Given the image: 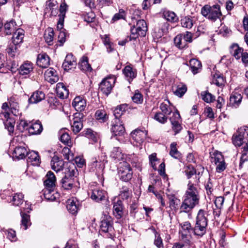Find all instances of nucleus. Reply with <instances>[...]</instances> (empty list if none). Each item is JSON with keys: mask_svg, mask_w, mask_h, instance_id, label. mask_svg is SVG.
Masks as SVG:
<instances>
[{"mask_svg": "<svg viewBox=\"0 0 248 248\" xmlns=\"http://www.w3.org/2000/svg\"><path fill=\"white\" fill-rule=\"evenodd\" d=\"M180 206V213H189L199 204L200 195L197 188L190 182L187 185V188Z\"/></svg>", "mask_w": 248, "mask_h": 248, "instance_id": "1", "label": "nucleus"}, {"mask_svg": "<svg viewBox=\"0 0 248 248\" xmlns=\"http://www.w3.org/2000/svg\"><path fill=\"white\" fill-rule=\"evenodd\" d=\"M208 219L205 216V212L200 209L197 214L196 223L193 227V234L198 237H202L206 232Z\"/></svg>", "mask_w": 248, "mask_h": 248, "instance_id": "2", "label": "nucleus"}, {"mask_svg": "<svg viewBox=\"0 0 248 248\" xmlns=\"http://www.w3.org/2000/svg\"><path fill=\"white\" fill-rule=\"evenodd\" d=\"M201 14L205 17L212 21H216L222 16L220 6L215 4L213 6L205 5L201 9Z\"/></svg>", "mask_w": 248, "mask_h": 248, "instance_id": "3", "label": "nucleus"}, {"mask_svg": "<svg viewBox=\"0 0 248 248\" xmlns=\"http://www.w3.org/2000/svg\"><path fill=\"white\" fill-rule=\"evenodd\" d=\"M24 33V31L21 29H17L14 32L12 37L13 45L11 44L6 49L7 52L11 56H15L18 46L23 42Z\"/></svg>", "mask_w": 248, "mask_h": 248, "instance_id": "4", "label": "nucleus"}, {"mask_svg": "<svg viewBox=\"0 0 248 248\" xmlns=\"http://www.w3.org/2000/svg\"><path fill=\"white\" fill-rule=\"evenodd\" d=\"M148 28L145 20H138L137 21L136 26L133 25L131 28V35L129 40H135L139 36L144 37L146 35Z\"/></svg>", "mask_w": 248, "mask_h": 248, "instance_id": "5", "label": "nucleus"}, {"mask_svg": "<svg viewBox=\"0 0 248 248\" xmlns=\"http://www.w3.org/2000/svg\"><path fill=\"white\" fill-rule=\"evenodd\" d=\"M118 170V174L121 180L125 182H128L131 180L133 172L128 163L126 161L120 162Z\"/></svg>", "mask_w": 248, "mask_h": 248, "instance_id": "6", "label": "nucleus"}, {"mask_svg": "<svg viewBox=\"0 0 248 248\" xmlns=\"http://www.w3.org/2000/svg\"><path fill=\"white\" fill-rule=\"evenodd\" d=\"M113 231L112 218L108 215H104L100 222V232L106 233L108 236L110 237Z\"/></svg>", "mask_w": 248, "mask_h": 248, "instance_id": "7", "label": "nucleus"}, {"mask_svg": "<svg viewBox=\"0 0 248 248\" xmlns=\"http://www.w3.org/2000/svg\"><path fill=\"white\" fill-rule=\"evenodd\" d=\"M211 156V161L216 166V171L218 173L223 171L227 167V164L222 154L217 151H216Z\"/></svg>", "mask_w": 248, "mask_h": 248, "instance_id": "8", "label": "nucleus"}, {"mask_svg": "<svg viewBox=\"0 0 248 248\" xmlns=\"http://www.w3.org/2000/svg\"><path fill=\"white\" fill-rule=\"evenodd\" d=\"M116 80V78L114 75L106 77L100 82L99 87V90L104 94L108 95L110 93Z\"/></svg>", "mask_w": 248, "mask_h": 248, "instance_id": "9", "label": "nucleus"}, {"mask_svg": "<svg viewBox=\"0 0 248 248\" xmlns=\"http://www.w3.org/2000/svg\"><path fill=\"white\" fill-rule=\"evenodd\" d=\"M64 173L65 176L61 181L62 187L65 189H71L74 185L73 177L75 175V170L67 168L65 169Z\"/></svg>", "mask_w": 248, "mask_h": 248, "instance_id": "10", "label": "nucleus"}, {"mask_svg": "<svg viewBox=\"0 0 248 248\" xmlns=\"http://www.w3.org/2000/svg\"><path fill=\"white\" fill-rule=\"evenodd\" d=\"M111 131L115 136L122 137L125 134V128L120 119H115L112 122Z\"/></svg>", "mask_w": 248, "mask_h": 248, "instance_id": "11", "label": "nucleus"}, {"mask_svg": "<svg viewBox=\"0 0 248 248\" xmlns=\"http://www.w3.org/2000/svg\"><path fill=\"white\" fill-rule=\"evenodd\" d=\"M181 230L180 231L182 240L189 239L191 240V233H193V227L188 221H186L181 224Z\"/></svg>", "mask_w": 248, "mask_h": 248, "instance_id": "12", "label": "nucleus"}, {"mask_svg": "<svg viewBox=\"0 0 248 248\" xmlns=\"http://www.w3.org/2000/svg\"><path fill=\"white\" fill-rule=\"evenodd\" d=\"M88 194L91 198L96 202H100L106 199V192L98 188L91 190V192H89Z\"/></svg>", "mask_w": 248, "mask_h": 248, "instance_id": "13", "label": "nucleus"}, {"mask_svg": "<svg viewBox=\"0 0 248 248\" xmlns=\"http://www.w3.org/2000/svg\"><path fill=\"white\" fill-rule=\"evenodd\" d=\"M1 118H4L6 119L4 122L5 127L7 129L10 134L13 133L14 130V125L15 121L14 119L10 117V114L8 112H4L0 114Z\"/></svg>", "mask_w": 248, "mask_h": 248, "instance_id": "14", "label": "nucleus"}, {"mask_svg": "<svg viewBox=\"0 0 248 248\" xmlns=\"http://www.w3.org/2000/svg\"><path fill=\"white\" fill-rule=\"evenodd\" d=\"M67 10L68 5L65 2L62 3L60 6V14L58 16L59 20L57 26L58 30H61L63 29L64 20Z\"/></svg>", "mask_w": 248, "mask_h": 248, "instance_id": "15", "label": "nucleus"}, {"mask_svg": "<svg viewBox=\"0 0 248 248\" xmlns=\"http://www.w3.org/2000/svg\"><path fill=\"white\" fill-rule=\"evenodd\" d=\"M147 134V132L145 130L136 129L131 133V137L137 143L140 144L146 139Z\"/></svg>", "mask_w": 248, "mask_h": 248, "instance_id": "16", "label": "nucleus"}, {"mask_svg": "<svg viewBox=\"0 0 248 248\" xmlns=\"http://www.w3.org/2000/svg\"><path fill=\"white\" fill-rule=\"evenodd\" d=\"M77 63L75 58L72 54H68L66 55L64 62H63L62 66L65 70L68 71L75 68Z\"/></svg>", "mask_w": 248, "mask_h": 248, "instance_id": "17", "label": "nucleus"}, {"mask_svg": "<svg viewBox=\"0 0 248 248\" xmlns=\"http://www.w3.org/2000/svg\"><path fill=\"white\" fill-rule=\"evenodd\" d=\"M45 78L46 80L51 84L57 82L59 80L56 71L53 68H49L45 71Z\"/></svg>", "mask_w": 248, "mask_h": 248, "instance_id": "18", "label": "nucleus"}, {"mask_svg": "<svg viewBox=\"0 0 248 248\" xmlns=\"http://www.w3.org/2000/svg\"><path fill=\"white\" fill-rule=\"evenodd\" d=\"M51 165L52 170L58 172L63 169L64 162L58 156H54L51 159Z\"/></svg>", "mask_w": 248, "mask_h": 248, "instance_id": "19", "label": "nucleus"}, {"mask_svg": "<svg viewBox=\"0 0 248 248\" xmlns=\"http://www.w3.org/2000/svg\"><path fill=\"white\" fill-rule=\"evenodd\" d=\"M72 105L75 109L78 111L83 110L86 107V101L81 96L76 97L73 102Z\"/></svg>", "mask_w": 248, "mask_h": 248, "instance_id": "20", "label": "nucleus"}, {"mask_svg": "<svg viewBox=\"0 0 248 248\" xmlns=\"http://www.w3.org/2000/svg\"><path fill=\"white\" fill-rule=\"evenodd\" d=\"M55 188H45L44 195L45 198L49 201H54L59 198V193L55 191Z\"/></svg>", "mask_w": 248, "mask_h": 248, "instance_id": "21", "label": "nucleus"}, {"mask_svg": "<svg viewBox=\"0 0 248 248\" xmlns=\"http://www.w3.org/2000/svg\"><path fill=\"white\" fill-rule=\"evenodd\" d=\"M113 213L117 219L122 217L124 214L123 206L121 200H118L116 202H114Z\"/></svg>", "mask_w": 248, "mask_h": 248, "instance_id": "22", "label": "nucleus"}, {"mask_svg": "<svg viewBox=\"0 0 248 248\" xmlns=\"http://www.w3.org/2000/svg\"><path fill=\"white\" fill-rule=\"evenodd\" d=\"M46 177V179L44 181L45 188H55L56 180L54 173L51 171H48Z\"/></svg>", "mask_w": 248, "mask_h": 248, "instance_id": "23", "label": "nucleus"}, {"mask_svg": "<svg viewBox=\"0 0 248 248\" xmlns=\"http://www.w3.org/2000/svg\"><path fill=\"white\" fill-rule=\"evenodd\" d=\"M36 63L40 67L46 68L49 65V57L46 53L38 55Z\"/></svg>", "mask_w": 248, "mask_h": 248, "instance_id": "24", "label": "nucleus"}, {"mask_svg": "<svg viewBox=\"0 0 248 248\" xmlns=\"http://www.w3.org/2000/svg\"><path fill=\"white\" fill-rule=\"evenodd\" d=\"M242 95L236 92L232 93L230 97V106L235 108L239 107L241 103L242 99Z\"/></svg>", "mask_w": 248, "mask_h": 248, "instance_id": "25", "label": "nucleus"}, {"mask_svg": "<svg viewBox=\"0 0 248 248\" xmlns=\"http://www.w3.org/2000/svg\"><path fill=\"white\" fill-rule=\"evenodd\" d=\"M238 135L233 136L232 141L235 146H238L240 148L242 146H245V144H248V140L242 133H238Z\"/></svg>", "mask_w": 248, "mask_h": 248, "instance_id": "26", "label": "nucleus"}, {"mask_svg": "<svg viewBox=\"0 0 248 248\" xmlns=\"http://www.w3.org/2000/svg\"><path fill=\"white\" fill-rule=\"evenodd\" d=\"M56 92L57 95L61 99L66 98L69 95V91L62 83L57 84Z\"/></svg>", "mask_w": 248, "mask_h": 248, "instance_id": "27", "label": "nucleus"}, {"mask_svg": "<svg viewBox=\"0 0 248 248\" xmlns=\"http://www.w3.org/2000/svg\"><path fill=\"white\" fill-rule=\"evenodd\" d=\"M45 98V93L40 91H36L34 92L29 99V102L31 104H36Z\"/></svg>", "mask_w": 248, "mask_h": 248, "instance_id": "28", "label": "nucleus"}, {"mask_svg": "<svg viewBox=\"0 0 248 248\" xmlns=\"http://www.w3.org/2000/svg\"><path fill=\"white\" fill-rule=\"evenodd\" d=\"M26 156L28 157V162H31L33 165L38 166L41 163L40 157L36 152L32 151L27 153Z\"/></svg>", "mask_w": 248, "mask_h": 248, "instance_id": "29", "label": "nucleus"}, {"mask_svg": "<svg viewBox=\"0 0 248 248\" xmlns=\"http://www.w3.org/2000/svg\"><path fill=\"white\" fill-rule=\"evenodd\" d=\"M181 24L183 28L190 29L195 23L194 17L186 16L181 19Z\"/></svg>", "mask_w": 248, "mask_h": 248, "instance_id": "30", "label": "nucleus"}, {"mask_svg": "<svg viewBox=\"0 0 248 248\" xmlns=\"http://www.w3.org/2000/svg\"><path fill=\"white\" fill-rule=\"evenodd\" d=\"M107 162V156L105 153H101L97 156L93 158V164L96 166L97 163H99L100 169L105 168V164Z\"/></svg>", "mask_w": 248, "mask_h": 248, "instance_id": "31", "label": "nucleus"}, {"mask_svg": "<svg viewBox=\"0 0 248 248\" xmlns=\"http://www.w3.org/2000/svg\"><path fill=\"white\" fill-rule=\"evenodd\" d=\"M42 130V125L39 121L32 124L28 128L29 133L31 135L39 134Z\"/></svg>", "mask_w": 248, "mask_h": 248, "instance_id": "32", "label": "nucleus"}, {"mask_svg": "<svg viewBox=\"0 0 248 248\" xmlns=\"http://www.w3.org/2000/svg\"><path fill=\"white\" fill-rule=\"evenodd\" d=\"M123 72L129 82L136 77L137 73L136 69H133L130 66L127 65L125 66L123 69Z\"/></svg>", "mask_w": 248, "mask_h": 248, "instance_id": "33", "label": "nucleus"}, {"mask_svg": "<svg viewBox=\"0 0 248 248\" xmlns=\"http://www.w3.org/2000/svg\"><path fill=\"white\" fill-rule=\"evenodd\" d=\"M10 108L11 113L15 116L19 115L20 113L19 109L18 103L14 97H11L9 99Z\"/></svg>", "mask_w": 248, "mask_h": 248, "instance_id": "34", "label": "nucleus"}, {"mask_svg": "<svg viewBox=\"0 0 248 248\" xmlns=\"http://www.w3.org/2000/svg\"><path fill=\"white\" fill-rule=\"evenodd\" d=\"M27 151L25 147L23 146L16 147L14 151V156L18 159H23L27 155Z\"/></svg>", "mask_w": 248, "mask_h": 248, "instance_id": "35", "label": "nucleus"}, {"mask_svg": "<svg viewBox=\"0 0 248 248\" xmlns=\"http://www.w3.org/2000/svg\"><path fill=\"white\" fill-rule=\"evenodd\" d=\"M33 70V64L31 62H27L22 64L19 70L21 75H27Z\"/></svg>", "mask_w": 248, "mask_h": 248, "instance_id": "36", "label": "nucleus"}, {"mask_svg": "<svg viewBox=\"0 0 248 248\" xmlns=\"http://www.w3.org/2000/svg\"><path fill=\"white\" fill-rule=\"evenodd\" d=\"M172 90L175 95L181 97L186 92L187 87L185 84L180 83L177 85L175 87H173Z\"/></svg>", "mask_w": 248, "mask_h": 248, "instance_id": "37", "label": "nucleus"}, {"mask_svg": "<svg viewBox=\"0 0 248 248\" xmlns=\"http://www.w3.org/2000/svg\"><path fill=\"white\" fill-rule=\"evenodd\" d=\"M4 29L6 35H9L17 30L16 24L14 20H11L5 23Z\"/></svg>", "mask_w": 248, "mask_h": 248, "instance_id": "38", "label": "nucleus"}, {"mask_svg": "<svg viewBox=\"0 0 248 248\" xmlns=\"http://www.w3.org/2000/svg\"><path fill=\"white\" fill-rule=\"evenodd\" d=\"M239 151L241 154L240 161V166H241L245 162L248 161V144H245V146L239 148Z\"/></svg>", "mask_w": 248, "mask_h": 248, "instance_id": "39", "label": "nucleus"}, {"mask_svg": "<svg viewBox=\"0 0 248 248\" xmlns=\"http://www.w3.org/2000/svg\"><path fill=\"white\" fill-rule=\"evenodd\" d=\"M20 215L21 216V227H23V230H26L31 225L30 217L29 215L23 213L22 210H21Z\"/></svg>", "mask_w": 248, "mask_h": 248, "instance_id": "40", "label": "nucleus"}, {"mask_svg": "<svg viewBox=\"0 0 248 248\" xmlns=\"http://www.w3.org/2000/svg\"><path fill=\"white\" fill-rule=\"evenodd\" d=\"M189 65L192 73L196 74L199 72L202 68L201 62L197 59H192L189 61Z\"/></svg>", "mask_w": 248, "mask_h": 248, "instance_id": "41", "label": "nucleus"}, {"mask_svg": "<svg viewBox=\"0 0 248 248\" xmlns=\"http://www.w3.org/2000/svg\"><path fill=\"white\" fill-rule=\"evenodd\" d=\"M231 52L237 60L240 59L243 54V49L236 44H233L231 48Z\"/></svg>", "mask_w": 248, "mask_h": 248, "instance_id": "42", "label": "nucleus"}, {"mask_svg": "<svg viewBox=\"0 0 248 248\" xmlns=\"http://www.w3.org/2000/svg\"><path fill=\"white\" fill-rule=\"evenodd\" d=\"M66 208L67 210L72 214H76L78 210V207L76 204V201L74 199H69L66 202Z\"/></svg>", "mask_w": 248, "mask_h": 248, "instance_id": "43", "label": "nucleus"}, {"mask_svg": "<svg viewBox=\"0 0 248 248\" xmlns=\"http://www.w3.org/2000/svg\"><path fill=\"white\" fill-rule=\"evenodd\" d=\"M163 16L168 21L171 22H175L178 20V18L175 13L170 11H164L163 13Z\"/></svg>", "mask_w": 248, "mask_h": 248, "instance_id": "44", "label": "nucleus"}, {"mask_svg": "<svg viewBox=\"0 0 248 248\" xmlns=\"http://www.w3.org/2000/svg\"><path fill=\"white\" fill-rule=\"evenodd\" d=\"M174 43L175 46L180 49L183 48L187 46L182 34H178L174 38Z\"/></svg>", "mask_w": 248, "mask_h": 248, "instance_id": "45", "label": "nucleus"}, {"mask_svg": "<svg viewBox=\"0 0 248 248\" xmlns=\"http://www.w3.org/2000/svg\"><path fill=\"white\" fill-rule=\"evenodd\" d=\"M176 145L177 144L175 142L170 144V155L171 157L179 159L181 157V154L178 151Z\"/></svg>", "mask_w": 248, "mask_h": 248, "instance_id": "46", "label": "nucleus"}, {"mask_svg": "<svg viewBox=\"0 0 248 248\" xmlns=\"http://www.w3.org/2000/svg\"><path fill=\"white\" fill-rule=\"evenodd\" d=\"M201 96L202 99L207 103H211L215 100V96L207 91L202 92Z\"/></svg>", "mask_w": 248, "mask_h": 248, "instance_id": "47", "label": "nucleus"}, {"mask_svg": "<svg viewBox=\"0 0 248 248\" xmlns=\"http://www.w3.org/2000/svg\"><path fill=\"white\" fill-rule=\"evenodd\" d=\"M54 32L52 29L49 28L46 31L44 34V38L48 45L52 44Z\"/></svg>", "mask_w": 248, "mask_h": 248, "instance_id": "48", "label": "nucleus"}, {"mask_svg": "<svg viewBox=\"0 0 248 248\" xmlns=\"http://www.w3.org/2000/svg\"><path fill=\"white\" fill-rule=\"evenodd\" d=\"M23 195L22 193H16L13 197L12 202L13 204L16 206H18L21 203H23Z\"/></svg>", "mask_w": 248, "mask_h": 248, "instance_id": "49", "label": "nucleus"}, {"mask_svg": "<svg viewBox=\"0 0 248 248\" xmlns=\"http://www.w3.org/2000/svg\"><path fill=\"white\" fill-rule=\"evenodd\" d=\"M123 154L119 147H114L110 154V156L115 159L119 160L123 158Z\"/></svg>", "mask_w": 248, "mask_h": 248, "instance_id": "50", "label": "nucleus"}, {"mask_svg": "<svg viewBox=\"0 0 248 248\" xmlns=\"http://www.w3.org/2000/svg\"><path fill=\"white\" fill-rule=\"evenodd\" d=\"M95 117L100 122H105L108 119V116L105 110H98L95 112Z\"/></svg>", "mask_w": 248, "mask_h": 248, "instance_id": "51", "label": "nucleus"}, {"mask_svg": "<svg viewBox=\"0 0 248 248\" xmlns=\"http://www.w3.org/2000/svg\"><path fill=\"white\" fill-rule=\"evenodd\" d=\"M191 245V240L187 239L182 240V241L178 243H175L172 248H189Z\"/></svg>", "mask_w": 248, "mask_h": 248, "instance_id": "52", "label": "nucleus"}, {"mask_svg": "<svg viewBox=\"0 0 248 248\" xmlns=\"http://www.w3.org/2000/svg\"><path fill=\"white\" fill-rule=\"evenodd\" d=\"M161 112H157L154 116V119L161 124H165L167 122L168 117Z\"/></svg>", "mask_w": 248, "mask_h": 248, "instance_id": "53", "label": "nucleus"}, {"mask_svg": "<svg viewBox=\"0 0 248 248\" xmlns=\"http://www.w3.org/2000/svg\"><path fill=\"white\" fill-rule=\"evenodd\" d=\"M213 82L217 86H222L225 83V80L223 76L217 74L214 76Z\"/></svg>", "mask_w": 248, "mask_h": 248, "instance_id": "54", "label": "nucleus"}, {"mask_svg": "<svg viewBox=\"0 0 248 248\" xmlns=\"http://www.w3.org/2000/svg\"><path fill=\"white\" fill-rule=\"evenodd\" d=\"M155 238L154 240V244L158 248H163V244L162 242V240L160 237V235L158 232L156 231L155 232Z\"/></svg>", "mask_w": 248, "mask_h": 248, "instance_id": "55", "label": "nucleus"}, {"mask_svg": "<svg viewBox=\"0 0 248 248\" xmlns=\"http://www.w3.org/2000/svg\"><path fill=\"white\" fill-rule=\"evenodd\" d=\"M159 108L162 111L161 113L166 115H170L172 112V110L170 106L165 103H161Z\"/></svg>", "mask_w": 248, "mask_h": 248, "instance_id": "56", "label": "nucleus"}, {"mask_svg": "<svg viewBox=\"0 0 248 248\" xmlns=\"http://www.w3.org/2000/svg\"><path fill=\"white\" fill-rule=\"evenodd\" d=\"M81 69L85 71H90L92 70L91 65L89 64L88 58L83 57V60L80 63Z\"/></svg>", "mask_w": 248, "mask_h": 248, "instance_id": "57", "label": "nucleus"}, {"mask_svg": "<svg viewBox=\"0 0 248 248\" xmlns=\"http://www.w3.org/2000/svg\"><path fill=\"white\" fill-rule=\"evenodd\" d=\"M185 172L187 178L189 179L196 173V170L193 166L189 165L185 167Z\"/></svg>", "mask_w": 248, "mask_h": 248, "instance_id": "58", "label": "nucleus"}, {"mask_svg": "<svg viewBox=\"0 0 248 248\" xmlns=\"http://www.w3.org/2000/svg\"><path fill=\"white\" fill-rule=\"evenodd\" d=\"M132 99L135 103L141 104L143 102V96L138 91H136Z\"/></svg>", "mask_w": 248, "mask_h": 248, "instance_id": "59", "label": "nucleus"}, {"mask_svg": "<svg viewBox=\"0 0 248 248\" xmlns=\"http://www.w3.org/2000/svg\"><path fill=\"white\" fill-rule=\"evenodd\" d=\"M72 130L75 134L78 133L83 127L82 123H72L71 122Z\"/></svg>", "mask_w": 248, "mask_h": 248, "instance_id": "60", "label": "nucleus"}, {"mask_svg": "<svg viewBox=\"0 0 248 248\" xmlns=\"http://www.w3.org/2000/svg\"><path fill=\"white\" fill-rule=\"evenodd\" d=\"M123 106H120L117 107L113 111V115L115 116V118L113 121H114L115 119H120L119 118L123 114L124 110H123Z\"/></svg>", "mask_w": 248, "mask_h": 248, "instance_id": "61", "label": "nucleus"}, {"mask_svg": "<svg viewBox=\"0 0 248 248\" xmlns=\"http://www.w3.org/2000/svg\"><path fill=\"white\" fill-rule=\"evenodd\" d=\"M131 195V192L127 188H124L119 194V196L123 200H127Z\"/></svg>", "mask_w": 248, "mask_h": 248, "instance_id": "62", "label": "nucleus"}, {"mask_svg": "<svg viewBox=\"0 0 248 248\" xmlns=\"http://www.w3.org/2000/svg\"><path fill=\"white\" fill-rule=\"evenodd\" d=\"M16 128L20 132H23L25 129L29 128L28 124L26 121L24 120H20L19 122L17 123Z\"/></svg>", "mask_w": 248, "mask_h": 248, "instance_id": "63", "label": "nucleus"}, {"mask_svg": "<svg viewBox=\"0 0 248 248\" xmlns=\"http://www.w3.org/2000/svg\"><path fill=\"white\" fill-rule=\"evenodd\" d=\"M180 118L181 117L178 111H176L172 113V115L170 118V120L171 124H174L179 123Z\"/></svg>", "mask_w": 248, "mask_h": 248, "instance_id": "64", "label": "nucleus"}]
</instances>
